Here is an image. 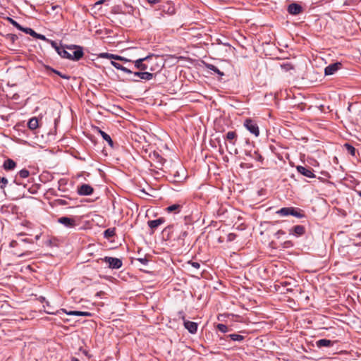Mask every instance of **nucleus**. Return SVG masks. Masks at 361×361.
Instances as JSON below:
<instances>
[{"label": "nucleus", "mask_w": 361, "mask_h": 361, "mask_svg": "<svg viewBox=\"0 0 361 361\" xmlns=\"http://www.w3.org/2000/svg\"><path fill=\"white\" fill-rule=\"evenodd\" d=\"M61 57L71 61H79L84 55L82 47L78 45H66L59 54Z\"/></svg>", "instance_id": "obj_1"}, {"label": "nucleus", "mask_w": 361, "mask_h": 361, "mask_svg": "<svg viewBox=\"0 0 361 361\" xmlns=\"http://www.w3.org/2000/svg\"><path fill=\"white\" fill-rule=\"evenodd\" d=\"M243 126L255 137L259 135V128L255 120L250 118H245L243 122Z\"/></svg>", "instance_id": "obj_2"}, {"label": "nucleus", "mask_w": 361, "mask_h": 361, "mask_svg": "<svg viewBox=\"0 0 361 361\" xmlns=\"http://www.w3.org/2000/svg\"><path fill=\"white\" fill-rule=\"evenodd\" d=\"M100 260L107 263L109 268L112 269H120L123 265L121 259L116 257H104V258H101Z\"/></svg>", "instance_id": "obj_3"}, {"label": "nucleus", "mask_w": 361, "mask_h": 361, "mask_svg": "<svg viewBox=\"0 0 361 361\" xmlns=\"http://www.w3.org/2000/svg\"><path fill=\"white\" fill-rule=\"evenodd\" d=\"M179 317L183 321L185 328L190 333L195 334L197 331V324L185 319V314L183 312H178Z\"/></svg>", "instance_id": "obj_4"}, {"label": "nucleus", "mask_w": 361, "mask_h": 361, "mask_svg": "<svg viewBox=\"0 0 361 361\" xmlns=\"http://www.w3.org/2000/svg\"><path fill=\"white\" fill-rule=\"evenodd\" d=\"M57 221L63 225L66 228H73L77 226V222L75 218H70L68 216H62L58 219Z\"/></svg>", "instance_id": "obj_5"}, {"label": "nucleus", "mask_w": 361, "mask_h": 361, "mask_svg": "<svg viewBox=\"0 0 361 361\" xmlns=\"http://www.w3.org/2000/svg\"><path fill=\"white\" fill-rule=\"evenodd\" d=\"M342 63L341 62H336L327 66L324 69V74L326 75H334L338 70L341 69Z\"/></svg>", "instance_id": "obj_6"}, {"label": "nucleus", "mask_w": 361, "mask_h": 361, "mask_svg": "<svg viewBox=\"0 0 361 361\" xmlns=\"http://www.w3.org/2000/svg\"><path fill=\"white\" fill-rule=\"evenodd\" d=\"M94 189L93 188L88 184H82L78 188V193L80 195H90L93 193Z\"/></svg>", "instance_id": "obj_7"}, {"label": "nucleus", "mask_w": 361, "mask_h": 361, "mask_svg": "<svg viewBox=\"0 0 361 361\" xmlns=\"http://www.w3.org/2000/svg\"><path fill=\"white\" fill-rule=\"evenodd\" d=\"M296 169L298 173L301 175L306 176L307 178H314L315 175L313 173V170L311 168H306L302 166H297Z\"/></svg>", "instance_id": "obj_8"}, {"label": "nucleus", "mask_w": 361, "mask_h": 361, "mask_svg": "<svg viewBox=\"0 0 361 361\" xmlns=\"http://www.w3.org/2000/svg\"><path fill=\"white\" fill-rule=\"evenodd\" d=\"M132 74L133 75L134 77H137L140 80H150L154 76V74L147 72V71L133 72Z\"/></svg>", "instance_id": "obj_9"}, {"label": "nucleus", "mask_w": 361, "mask_h": 361, "mask_svg": "<svg viewBox=\"0 0 361 361\" xmlns=\"http://www.w3.org/2000/svg\"><path fill=\"white\" fill-rule=\"evenodd\" d=\"M305 233V228L302 225H297L293 226L292 228L289 230V233L291 235H294L297 237L302 236Z\"/></svg>", "instance_id": "obj_10"}, {"label": "nucleus", "mask_w": 361, "mask_h": 361, "mask_svg": "<svg viewBox=\"0 0 361 361\" xmlns=\"http://www.w3.org/2000/svg\"><path fill=\"white\" fill-rule=\"evenodd\" d=\"M302 11L300 5L296 3H292L288 6V12L291 15H298Z\"/></svg>", "instance_id": "obj_11"}, {"label": "nucleus", "mask_w": 361, "mask_h": 361, "mask_svg": "<svg viewBox=\"0 0 361 361\" xmlns=\"http://www.w3.org/2000/svg\"><path fill=\"white\" fill-rule=\"evenodd\" d=\"M154 58L157 59V57L154 56V55H149L146 57L137 59L134 61L135 67L137 69H140L142 62H150Z\"/></svg>", "instance_id": "obj_12"}, {"label": "nucleus", "mask_w": 361, "mask_h": 361, "mask_svg": "<svg viewBox=\"0 0 361 361\" xmlns=\"http://www.w3.org/2000/svg\"><path fill=\"white\" fill-rule=\"evenodd\" d=\"M288 215H292L297 218H302L305 216L303 212L299 208L288 207Z\"/></svg>", "instance_id": "obj_13"}, {"label": "nucleus", "mask_w": 361, "mask_h": 361, "mask_svg": "<svg viewBox=\"0 0 361 361\" xmlns=\"http://www.w3.org/2000/svg\"><path fill=\"white\" fill-rule=\"evenodd\" d=\"M164 218H159L155 220H151L147 222V224L149 227L152 229L153 231L156 229L158 226L161 225L164 223Z\"/></svg>", "instance_id": "obj_14"}, {"label": "nucleus", "mask_w": 361, "mask_h": 361, "mask_svg": "<svg viewBox=\"0 0 361 361\" xmlns=\"http://www.w3.org/2000/svg\"><path fill=\"white\" fill-rule=\"evenodd\" d=\"M98 132L101 135L102 138L108 142L111 148L114 149L115 147V144L112 140L111 137H110V135L100 129H98Z\"/></svg>", "instance_id": "obj_15"}, {"label": "nucleus", "mask_w": 361, "mask_h": 361, "mask_svg": "<svg viewBox=\"0 0 361 361\" xmlns=\"http://www.w3.org/2000/svg\"><path fill=\"white\" fill-rule=\"evenodd\" d=\"M237 137L238 135L235 131H228L225 135V139L228 140L233 145H235Z\"/></svg>", "instance_id": "obj_16"}, {"label": "nucleus", "mask_w": 361, "mask_h": 361, "mask_svg": "<svg viewBox=\"0 0 361 361\" xmlns=\"http://www.w3.org/2000/svg\"><path fill=\"white\" fill-rule=\"evenodd\" d=\"M16 166V163L11 159H7L5 160L3 164V167L6 171L13 170Z\"/></svg>", "instance_id": "obj_17"}, {"label": "nucleus", "mask_w": 361, "mask_h": 361, "mask_svg": "<svg viewBox=\"0 0 361 361\" xmlns=\"http://www.w3.org/2000/svg\"><path fill=\"white\" fill-rule=\"evenodd\" d=\"M316 344L318 348L330 347V346L333 345L334 341L329 340V339L322 338V339L318 340L316 342Z\"/></svg>", "instance_id": "obj_18"}, {"label": "nucleus", "mask_w": 361, "mask_h": 361, "mask_svg": "<svg viewBox=\"0 0 361 361\" xmlns=\"http://www.w3.org/2000/svg\"><path fill=\"white\" fill-rule=\"evenodd\" d=\"M182 206L179 204H174L166 208V211L169 213L173 212L178 214L180 212Z\"/></svg>", "instance_id": "obj_19"}, {"label": "nucleus", "mask_w": 361, "mask_h": 361, "mask_svg": "<svg viewBox=\"0 0 361 361\" xmlns=\"http://www.w3.org/2000/svg\"><path fill=\"white\" fill-rule=\"evenodd\" d=\"M46 70L47 71H50L51 73H54L56 75H58L59 76H60L61 78H63V79H66V80H69L71 78V76L67 75V74H64V73H62L61 72L50 67V66H46Z\"/></svg>", "instance_id": "obj_20"}, {"label": "nucleus", "mask_w": 361, "mask_h": 361, "mask_svg": "<svg viewBox=\"0 0 361 361\" xmlns=\"http://www.w3.org/2000/svg\"><path fill=\"white\" fill-rule=\"evenodd\" d=\"M204 66H205V67H206L207 69H209V70H210V71H213V72L216 73V74H218L219 76L222 77V76H224V72L221 71H220V70H219L216 66H215L214 65L211 64V63H204Z\"/></svg>", "instance_id": "obj_21"}, {"label": "nucleus", "mask_w": 361, "mask_h": 361, "mask_svg": "<svg viewBox=\"0 0 361 361\" xmlns=\"http://www.w3.org/2000/svg\"><path fill=\"white\" fill-rule=\"evenodd\" d=\"M39 126V121L38 119L36 117L31 118L28 123H27V127L29 129L33 130L38 128Z\"/></svg>", "instance_id": "obj_22"}, {"label": "nucleus", "mask_w": 361, "mask_h": 361, "mask_svg": "<svg viewBox=\"0 0 361 361\" xmlns=\"http://www.w3.org/2000/svg\"><path fill=\"white\" fill-rule=\"evenodd\" d=\"M182 175H180V172L177 171L173 174V178L172 180L173 182H181L183 180L185 179V170L183 169H181Z\"/></svg>", "instance_id": "obj_23"}, {"label": "nucleus", "mask_w": 361, "mask_h": 361, "mask_svg": "<svg viewBox=\"0 0 361 361\" xmlns=\"http://www.w3.org/2000/svg\"><path fill=\"white\" fill-rule=\"evenodd\" d=\"M111 64L114 67L116 68V69L118 70H121L123 72L126 73H133V71H130V69L123 66L121 64L117 63V62H115L114 61H111Z\"/></svg>", "instance_id": "obj_24"}, {"label": "nucleus", "mask_w": 361, "mask_h": 361, "mask_svg": "<svg viewBox=\"0 0 361 361\" xmlns=\"http://www.w3.org/2000/svg\"><path fill=\"white\" fill-rule=\"evenodd\" d=\"M98 56L102 59H114V60L120 59L118 58V55L109 54V53H106V52L100 53L98 55Z\"/></svg>", "instance_id": "obj_25"}, {"label": "nucleus", "mask_w": 361, "mask_h": 361, "mask_svg": "<svg viewBox=\"0 0 361 361\" xmlns=\"http://www.w3.org/2000/svg\"><path fill=\"white\" fill-rule=\"evenodd\" d=\"M68 315H75V316H83V317H90L92 316V313L89 312H82V311H70L66 312Z\"/></svg>", "instance_id": "obj_26"}, {"label": "nucleus", "mask_w": 361, "mask_h": 361, "mask_svg": "<svg viewBox=\"0 0 361 361\" xmlns=\"http://www.w3.org/2000/svg\"><path fill=\"white\" fill-rule=\"evenodd\" d=\"M116 235V228H109L104 231V237L106 239H109L114 237Z\"/></svg>", "instance_id": "obj_27"}, {"label": "nucleus", "mask_w": 361, "mask_h": 361, "mask_svg": "<svg viewBox=\"0 0 361 361\" xmlns=\"http://www.w3.org/2000/svg\"><path fill=\"white\" fill-rule=\"evenodd\" d=\"M47 43H49L51 44V46L56 50V51L57 52L58 54H59V52L64 47L62 45H59L57 44V42H56L55 41H53L51 39H49Z\"/></svg>", "instance_id": "obj_28"}, {"label": "nucleus", "mask_w": 361, "mask_h": 361, "mask_svg": "<svg viewBox=\"0 0 361 361\" xmlns=\"http://www.w3.org/2000/svg\"><path fill=\"white\" fill-rule=\"evenodd\" d=\"M281 68L285 72H288L291 70H294V66L289 62H285V63H281Z\"/></svg>", "instance_id": "obj_29"}, {"label": "nucleus", "mask_w": 361, "mask_h": 361, "mask_svg": "<svg viewBox=\"0 0 361 361\" xmlns=\"http://www.w3.org/2000/svg\"><path fill=\"white\" fill-rule=\"evenodd\" d=\"M344 147L346 151L352 156H355L356 149L349 143H345Z\"/></svg>", "instance_id": "obj_30"}, {"label": "nucleus", "mask_w": 361, "mask_h": 361, "mask_svg": "<svg viewBox=\"0 0 361 361\" xmlns=\"http://www.w3.org/2000/svg\"><path fill=\"white\" fill-rule=\"evenodd\" d=\"M6 39L8 42H10L11 44H13L14 42L18 39V37L15 34H8L6 36Z\"/></svg>", "instance_id": "obj_31"}, {"label": "nucleus", "mask_w": 361, "mask_h": 361, "mask_svg": "<svg viewBox=\"0 0 361 361\" xmlns=\"http://www.w3.org/2000/svg\"><path fill=\"white\" fill-rule=\"evenodd\" d=\"M228 337L233 341H242L244 339V336L236 334H229Z\"/></svg>", "instance_id": "obj_32"}, {"label": "nucleus", "mask_w": 361, "mask_h": 361, "mask_svg": "<svg viewBox=\"0 0 361 361\" xmlns=\"http://www.w3.org/2000/svg\"><path fill=\"white\" fill-rule=\"evenodd\" d=\"M149 62H142L139 70H140L141 71H146L147 70L153 71L154 69L152 67L149 66Z\"/></svg>", "instance_id": "obj_33"}, {"label": "nucleus", "mask_w": 361, "mask_h": 361, "mask_svg": "<svg viewBox=\"0 0 361 361\" xmlns=\"http://www.w3.org/2000/svg\"><path fill=\"white\" fill-rule=\"evenodd\" d=\"M20 30L25 32L26 34L31 35L33 37H35L36 33H37L34 30H32L30 27H23V30Z\"/></svg>", "instance_id": "obj_34"}, {"label": "nucleus", "mask_w": 361, "mask_h": 361, "mask_svg": "<svg viewBox=\"0 0 361 361\" xmlns=\"http://www.w3.org/2000/svg\"><path fill=\"white\" fill-rule=\"evenodd\" d=\"M276 214H278L282 216H288V207H283V208L280 209L279 210H278L276 212Z\"/></svg>", "instance_id": "obj_35"}, {"label": "nucleus", "mask_w": 361, "mask_h": 361, "mask_svg": "<svg viewBox=\"0 0 361 361\" xmlns=\"http://www.w3.org/2000/svg\"><path fill=\"white\" fill-rule=\"evenodd\" d=\"M8 20L10 22L11 25H13L14 27H16L19 30H23V26H21L17 21L13 20L11 18H8Z\"/></svg>", "instance_id": "obj_36"}, {"label": "nucleus", "mask_w": 361, "mask_h": 361, "mask_svg": "<svg viewBox=\"0 0 361 361\" xmlns=\"http://www.w3.org/2000/svg\"><path fill=\"white\" fill-rule=\"evenodd\" d=\"M30 172L28 170L23 169L18 172V175L22 178H25L29 176Z\"/></svg>", "instance_id": "obj_37"}, {"label": "nucleus", "mask_w": 361, "mask_h": 361, "mask_svg": "<svg viewBox=\"0 0 361 361\" xmlns=\"http://www.w3.org/2000/svg\"><path fill=\"white\" fill-rule=\"evenodd\" d=\"M216 328L222 333H226L228 331V326L224 324H218Z\"/></svg>", "instance_id": "obj_38"}, {"label": "nucleus", "mask_w": 361, "mask_h": 361, "mask_svg": "<svg viewBox=\"0 0 361 361\" xmlns=\"http://www.w3.org/2000/svg\"><path fill=\"white\" fill-rule=\"evenodd\" d=\"M8 184V179L4 177H0V188L4 190Z\"/></svg>", "instance_id": "obj_39"}, {"label": "nucleus", "mask_w": 361, "mask_h": 361, "mask_svg": "<svg viewBox=\"0 0 361 361\" xmlns=\"http://www.w3.org/2000/svg\"><path fill=\"white\" fill-rule=\"evenodd\" d=\"M188 233L187 231H182L178 236V240H184L185 238L188 236Z\"/></svg>", "instance_id": "obj_40"}, {"label": "nucleus", "mask_w": 361, "mask_h": 361, "mask_svg": "<svg viewBox=\"0 0 361 361\" xmlns=\"http://www.w3.org/2000/svg\"><path fill=\"white\" fill-rule=\"evenodd\" d=\"M13 254L15 255H17L18 257H24L30 256L32 254V252L30 251H27L20 254H18L17 252H14Z\"/></svg>", "instance_id": "obj_41"}, {"label": "nucleus", "mask_w": 361, "mask_h": 361, "mask_svg": "<svg viewBox=\"0 0 361 361\" xmlns=\"http://www.w3.org/2000/svg\"><path fill=\"white\" fill-rule=\"evenodd\" d=\"M35 38L46 41L47 42L49 40V39H47L45 35L39 33H36Z\"/></svg>", "instance_id": "obj_42"}, {"label": "nucleus", "mask_w": 361, "mask_h": 361, "mask_svg": "<svg viewBox=\"0 0 361 361\" xmlns=\"http://www.w3.org/2000/svg\"><path fill=\"white\" fill-rule=\"evenodd\" d=\"M56 202L59 205H67L68 204V202L66 200L63 199L56 200Z\"/></svg>", "instance_id": "obj_43"}, {"label": "nucleus", "mask_w": 361, "mask_h": 361, "mask_svg": "<svg viewBox=\"0 0 361 361\" xmlns=\"http://www.w3.org/2000/svg\"><path fill=\"white\" fill-rule=\"evenodd\" d=\"M137 260L139 261L143 265H147L148 263V259L146 257L137 258Z\"/></svg>", "instance_id": "obj_44"}, {"label": "nucleus", "mask_w": 361, "mask_h": 361, "mask_svg": "<svg viewBox=\"0 0 361 361\" xmlns=\"http://www.w3.org/2000/svg\"><path fill=\"white\" fill-rule=\"evenodd\" d=\"M188 263L190 264H191V266L195 269H199L200 267V263L197 262H192V261H190L188 262Z\"/></svg>", "instance_id": "obj_45"}, {"label": "nucleus", "mask_w": 361, "mask_h": 361, "mask_svg": "<svg viewBox=\"0 0 361 361\" xmlns=\"http://www.w3.org/2000/svg\"><path fill=\"white\" fill-rule=\"evenodd\" d=\"M284 234H285V232H284L283 231H282V230H279V231H278L274 234V235H275V237H276V238H280V236H281V235H284Z\"/></svg>", "instance_id": "obj_46"}, {"label": "nucleus", "mask_w": 361, "mask_h": 361, "mask_svg": "<svg viewBox=\"0 0 361 361\" xmlns=\"http://www.w3.org/2000/svg\"><path fill=\"white\" fill-rule=\"evenodd\" d=\"M149 4L154 5L159 3L161 0H146Z\"/></svg>", "instance_id": "obj_47"}, {"label": "nucleus", "mask_w": 361, "mask_h": 361, "mask_svg": "<svg viewBox=\"0 0 361 361\" xmlns=\"http://www.w3.org/2000/svg\"><path fill=\"white\" fill-rule=\"evenodd\" d=\"M118 58L121 59H117L118 61H124V62H128L130 61L129 59L123 57V56H118Z\"/></svg>", "instance_id": "obj_48"}, {"label": "nucleus", "mask_w": 361, "mask_h": 361, "mask_svg": "<svg viewBox=\"0 0 361 361\" xmlns=\"http://www.w3.org/2000/svg\"><path fill=\"white\" fill-rule=\"evenodd\" d=\"M17 245H18V242L16 240H12L10 243V247H15L16 246H17Z\"/></svg>", "instance_id": "obj_49"}, {"label": "nucleus", "mask_w": 361, "mask_h": 361, "mask_svg": "<svg viewBox=\"0 0 361 361\" xmlns=\"http://www.w3.org/2000/svg\"><path fill=\"white\" fill-rule=\"evenodd\" d=\"M258 161H262L263 160V157H262V155L259 154H257V158H256Z\"/></svg>", "instance_id": "obj_50"}, {"label": "nucleus", "mask_w": 361, "mask_h": 361, "mask_svg": "<svg viewBox=\"0 0 361 361\" xmlns=\"http://www.w3.org/2000/svg\"><path fill=\"white\" fill-rule=\"evenodd\" d=\"M130 80L132 81V82H137L140 81L138 79H136L135 78L130 79Z\"/></svg>", "instance_id": "obj_51"}, {"label": "nucleus", "mask_w": 361, "mask_h": 361, "mask_svg": "<svg viewBox=\"0 0 361 361\" xmlns=\"http://www.w3.org/2000/svg\"><path fill=\"white\" fill-rule=\"evenodd\" d=\"M234 236H235L234 234H229V235H228L229 240H233V237H234Z\"/></svg>", "instance_id": "obj_52"}, {"label": "nucleus", "mask_w": 361, "mask_h": 361, "mask_svg": "<svg viewBox=\"0 0 361 361\" xmlns=\"http://www.w3.org/2000/svg\"><path fill=\"white\" fill-rule=\"evenodd\" d=\"M71 361H80V360L76 357H72Z\"/></svg>", "instance_id": "obj_53"}, {"label": "nucleus", "mask_w": 361, "mask_h": 361, "mask_svg": "<svg viewBox=\"0 0 361 361\" xmlns=\"http://www.w3.org/2000/svg\"><path fill=\"white\" fill-rule=\"evenodd\" d=\"M357 194L361 197V190L357 191Z\"/></svg>", "instance_id": "obj_54"}]
</instances>
